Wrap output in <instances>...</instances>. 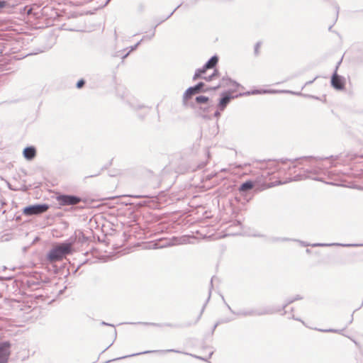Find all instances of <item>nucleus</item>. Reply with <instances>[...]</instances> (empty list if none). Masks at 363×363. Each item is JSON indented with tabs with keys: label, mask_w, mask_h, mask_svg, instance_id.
<instances>
[{
	"label": "nucleus",
	"mask_w": 363,
	"mask_h": 363,
	"mask_svg": "<svg viewBox=\"0 0 363 363\" xmlns=\"http://www.w3.org/2000/svg\"><path fill=\"white\" fill-rule=\"evenodd\" d=\"M72 252L71 243H62L53 247L48 254V259L50 262L61 260L65 255Z\"/></svg>",
	"instance_id": "1"
},
{
	"label": "nucleus",
	"mask_w": 363,
	"mask_h": 363,
	"mask_svg": "<svg viewBox=\"0 0 363 363\" xmlns=\"http://www.w3.org/2000/svg\"><path fill=\"white\" fill-rule=\"evenodd\" d=\"M218 59L216 56L212 57L208 61V62L203 67L202 69H199L196 71V72L195 73V74L193 77L194 80H196L197 79H199V78H203L207 81H211L215 77H218L217 71H214V72L208 77H204L203 74L206 72V69L214 67L216 65V64L218 63Z\"/></svg>",
	"instance_id": "2"
},
{
	"label": "nucleus",
	"mask_w": 363,
	"mask_h": 363,
	"mask_svg": "<svg viewBox=\"0 0 363 363\" xmlns=\"http://www.w3.org/2000/svg\"><path fill=\"white\" fill-rule=\"evenodd\" d=\"M48 209L49 206L48 204H38L24 208L23 213L25 216L39 215L46 212Z\"/></svg>",
	"instance_id": "3"
},
{
	"label": "nucleus",
	"mask_w": 363,
	"mask_h": 363,
	"mask_svg": "<svg viewBox=\"0 0 363 363\" xmlns=\"http://www.w3.org/2000/svg\"><path fill=\"white\" fill-rule=\"evenodd\" d=\"M57 201L62 206H70L79 203L81 199L75 196L60 195L57 197Z\"/></svg>",
	"instance_id": "4"
},
{
	"label": "nucleus",
	"mask_w": 363,
	"mask_h": 363,
	"mask_svg": "<svg viewBox=\"0 0 363 363\" xmlns=\"http://www.w3.org/2000/svg\"><path fill=\"white\" fill-rule=\"evenodd\" d=\"M236 91L237 90L235 89L233 90H230L222 94V97L220 99L219 103L218 104L220 111H223L228 104V103L230 102V101L232 99H234L235 97L238 96L237 95H233V93Z\"/></svg>",
	"instance_id": "5"
},
{
	"label": "nucleus",
	"mask_w": 363,
	"mask_h": 363,
	"mask_svg": "<svg viewBox=\"0 0 363 363\" xmlns=\"http://www.w3.org/2000/svg\"><path fill=\"white\" fill-rule=\"evenodd\" d=\"M11 344L5 342L0 344V363H6L10 355Z\"/></svg>",
	"instance_id": "6"
},
{
	"label": "nucleus",
	"mask_w": 363,
	"mask_h": 363,
	"mask_svg": "<svg viewBox=\"0 0 363 363\" xmlns=\"http://www.w3.org/2000/svg\"><path fill=\"white\" fill-rule=\"evenodd\" d=\"M199 94L196 91V88L190 87L189 88L183 96V101L184 104H186L188 101L192 98L194 95Z\"/></svg>",
	"instance_id": "7"
},
{
	"label": "nucleus",
	"mask_w": 363,
	"mask_h": 363,
	"mask_svg": "<svg viewBox=\"0 0 363 363\" xmlns=\"http://www.w3.org/2000/svg\"><path fill=\"white\" fill-rule=\"evenodd\" d=\"M23 156L28 160H33L36 155V150L34 147H28L23 150Z\"/></svg>",
	"instance_id": "8"
},
{
	"label": "nucleus",
	"mask_w": 363,
	"mask_h": 363,
	"mask_svg": "<svg viewBox=\"0 0 363 363\" xmlns=\"http://www.w3.org/2000/svg\"><path fill=\"white\" fill-rule=\"evenodd\" d=\"M332 85L337 89H342L344 87V82L342 79L337 74H334L332 77Z\"/></svg>",
	"instance_id": "9"
},
{
	"label": "nucleus",
	"mask_w": 363,
	"mask_h": 363,
	"mask_svg": "<svg viewBox=\"0 0 363 363\" xmlns=\"http://www.w3.org/2000/svg\"><path fill=\"white\" fill-rule=\"evenodd\" d=\"M254 187V183L252 181H247L243 183L239 188L240 191H247Z\"/></svg>",
	"instance_id": "10"
},
{
	"label": "nucleus",
	"mask_w": 363,
	"mask_h": 363,
	"mask_svg": "<svg viewBox=\"0 0 363 363\" xmlns=\"http://www.w3.org/2000/svg\"><path fill=\"white\" fill-rule=\"evenodd\" d=\"M209 99L205 96H199L196 98V101L198 104H206L208 101Z\"/></svg>",
	"instance_id": "11"
},
{
	"label": "nucleus",
	"mask_w": 363,
	"mask_h": 363,
	"mask_svg": "<svg viewBox=\"0 0 363 363\" xmlns=\"http://www.w3.org/2000/svg\"><path fill=\"white\" fill-rule=\"evenodd\" d=\"M204 84L203 82L199 83L197 85L194 86V88H196V91L199 93L201 90V89L203 87Z\"/></svg>",
	"instance_id": "12"
},
{
	"label": "nucleus",
	"mask_w": 363,
	"mask_h": 363,
	"mask_svg": "<svg viewBox=\"0 0 363 363\" xmlns=\"http://www.w3.org/2000/svg\"><path fill=\"white\" fill-rule=\"evenodd\" d=\"M261 46H262V44L260 43H258L255 45V52L256 54H259V52H260V48H261Z\"/></svg>",
	"instance_id": "13"
},
{
	"label": "nucleus",
	"mask_w": 363,
	"mask_h": 363,
	"mask_svg": "<svg viewBox=\"0 0 363 363\" xmlns=\"http://www.w3.org/2000/svg\"><path fill=\"white\" fill-rule=\"evenodd\" d=\"M226 81H227V83H226L227 84H232L233 86L236 87V88L239 87V85L238 84H236L234 82H232L230 79H227Z\"/></svg>",
	"instance_id": "14"
},
{
	"label": "nucleus",
	"mask_w": 363,
	"mask_h": 363,
	"mask_svg": "<svg viewBox=\"0 0 363 363\" xmlns=\"http://www.w3.org/2000/svg\"><path fill=\"white\" fill-rule=\"evenodd\" d=\"M84 81L83 79H81L77 82V88L80 89L84 86Z\"/></svg>",
	"instance_id": "15"
},
{
	"label": "nucleus",
	"mask_w": 363,
	"mask_h": 363,
	"mask_svg": "<svg viewBox=\"0 0 363 363\" xmlns=\"http://www.w3.org/2000/svg\"><path fill=\"white\" fill-rule=\"evenodd\" d=\"M223 84H219L218 86L213 87V88H209V89H207L206 91H208V90H215L220 86H222Z\"/></svg>",
	"instance_id": "16"
},
{
	"label": "nucleus",
	"mask_w": 363,
	"mask_h": 363,
	"mask_svg": "<svg viewBox=\"0 0 363 363\" xmlns=\"http://www.w3.org/2000/svg\"><path fill=\"white\" fill-rule=\"evenodd\" d=\"M5 6V2L4 1H0V8H2Z\"/></svg>",
	"instance_id": "17"
},
{
	"label": "nucleus",
	"mask_w": 363,
	"mask_h": 363,
	"mask_svg": "<svg viewBox=\"0 0 363 363\" xmlns=\"http://www.w3.org/2000/svg\"><path fill=\"white\" fill-rule=\"evenodd\" d=\"M215 115H216V116L218 117V116H220V113H219V112H216V113H215Z\"/></svg>",
	"instance_id": "18"
}]
</instances>
